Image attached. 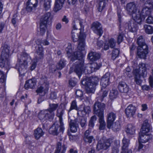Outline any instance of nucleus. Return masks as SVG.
Instances as JSON below:
<instances>
[{"instance_id": "1", "label": "nucleus", "mask_w": 153, "mask_h": 153, "mask_svg": "<svg viewBox=\"0 0 153 153\" xmlns=\"http://www.w3.org/2000/svg\"><path fill=\"white\" fill-rule=\"evenodd\" d=\"M81 32L79 30H72L71 31V36L73 41L75 42L79 40L77 46L78 50L72 54V50L70 44L65 49L68 57V58L71 57V60L72 61L77 58L81 57L82 55V51L84 50L85 46V41L86 36L85 33H81Z\"/></svg>"}, {"instance_id": "2", "label": "nucleus", "mask_w": 153, "mask_h": 153, "mask_svg": "<svg viewBox=\"0 0 153 153\" xmlns=\"http://www.w3.org/2000/svg\"><path fill=\"white\" fill-rule=\"evenodd\" d=\"M31 60L29 55L25 52L22 53L20 58H18V62L16 67L19 73L22 75H24L27 68V63Z\"/></svg>"}, {"instance_id": "3", "label": "nucleus", "mask_w": 153, "mask_h": 153, "mask_svg": "<svg viewBox=\"0 0 153 153\" xmlns=\"http://www.w3.org/2000/svg\"><path fill=\"white\" fill-rule=\"evenodd\" d=\"M82 56L80 57L75 59L74 61L76 59L77 60L74 63L75 68L74 70V72L78 76L79 78L82 74V71H83L85 74H90L93 72L91 68V65L90 64H86L83 69L84 61L82 59Z\"/></svg>"}, {"instance_id": "4", "label": "nucleus", "mask_w": 153, "mask_h": 153, "mask_svg": "<svg viewBox=\"0 0 153 153\" xmlns=\"http://www.w3.org/2000/svg\"><path fill=\"white\" fill-rule=\"evenodd\" d=\"M9 48L10 47L5 44H4L1 47L2 51L1 53L0 67L6 69L7 70L6 73L10 68Z\"/></svg>"}, {"instance_id": "5", "label": "nucleus", "mask_w": 153, "mask_h": 153, "mask_svg": "<svg viewBox=\"0 0 153 153\" xmlns=\"http://www.w3.org/2000/svg\"><path fill=\"white\" fill-rule=\"evenodd\" d=\"M152 10L150 7L145 5L143 7L141 13L139 11L134 16H133V19L138 24L140 25L146 16L151 14Z\"/></svg>"}, {"instance_id": "6", "label": "nucleus", "mask_w": 153, "mask_h": 153, "mask_svg": "<svg viewBox=\"0 0 153 153\" xmlns=\"http://www.w3.org/2000/svg\"><path fill=\"white\" fill-rule=\"evenodd\" d=\"M113 139L111 138L105 140H100L98 142L96 150L99 151L101 149L106 150L109 148L113 142Z\"/></svg>"}, {"instance_id": "7", "label": "nucleus", "mask_w": 153, "mask_h": 153, "mask_svg": "<svg viewBox=\"0 0 153 153\" xmlns=\"http://www.w3.org/2000/svg\"><path fill=\"white\" fill-rule=\"evenodd\" d=\"M64 129L63 123L59 124L57 123H54L49 129V132L50 134L54 135H57L59 132H63Z\"/></svg>"}, {"instance_id": "8", "label": "nucleus", "mask_w": 153, "mask_h": 153, "mask_svg": "<svg viewBox=\"0 0 153 153\" xmlns=\"http://www.w3.org/2000/svg\"><path fill=\"white\" fill-rule=\"evenodd\" d=\"M105 107V105L104 103H101L99 102H96L94 105V114L98 117L103 116L104 111Z\"/></svg>"}, {"instance_id": "9", "label": "nucleus", "mask_w": 153, "mask_h": 153, "mask_svg": "<svg viewBox=\"0 0 153 153\" xmlns=\"http://www.w3.org/2000/svg\"><path fill=\"white\" fill-rule=\"evenodd\" d=\"M99 81V79L97 77H92L88 83L87 86H85L87 92L88 93H94L95 89V87L98 85Z\"/></svg>"}, {"instance_id": "10", "label": "nucleus", "mask_w": 153, "mask_h": 153, "mask_svg": "<svg viewBox=\"0 0 153 153\" xmlns=\"http://www.w3.org/2000/svg\"><path fill=\"white\" fill-rule=\"evenodd\" d=\"M148 53V48L147 45L143 47H138L137 48V55L139 58L146 59Z\"/></svg>"}, {"instance_id": "11", "label": "nucleus", "mask_w": 153, "mask_h": 153, "mask_svg": "<svg viewBox=\"0 0 153 153\" xmlns=\"http://www.w3.org/2000/svg\"><path fill=\"white\" fill-rule=\"evenodd\" d=\"M91 28L93 32L97 35L101 36L103 33L102 26L100 22H96L92 24Z\"/></svg>"}, {"instance_id": "12", "label": "nucleus", "mask_w": 153, "mask_h": 153, "mask_svg": "<svg viewBox=\"0 0 153 153\" xmlns=\"http://www.w3.org/2000/svg\"><path fill=\"white\" fill-rule=\"evenodd\" d=\"M110 78V74L109 72L106 73L102 76L101 79L100 84L102 90L105 89L110 83L109 81Z\"/></svg>"}, {"instance_id": "13", "label": "nucleus", "mask_w": 153, "mask_h": 153, "mask_svg": "<svg viewBox=\"0 0 153 153\" xmlns=\"http://www.w3.org/2000/svg\"><path fill=\"white\" fill-rule=\"evenodd\" d=\"M52 19L51 16V13L48 12L43 16L40 20V24L47 25V24L50 25L51 23V20Z\"/></svg>"}, {"instance_id": "14", "label": "nucleus", "mask_w": 153, "mask_h": 153, "mask_svg": "<svg viewBox=\"0 0 153 153\" xmlns=\"http://www.w3.org/2000/svg\"><path fill=\"white\" fill-rule=\"evenodd\" d=\"M126 10L129 14H134L133 16H134L135 13L137 11L136 5L134 2H132L128 3L126 5Z\"/></svg>"}, {"instance_id": "15", "label": "nucleus", "mask_w": 153, "mask_h": 153, "mask_svg": "<svg viewBox=\"0 0 153 153\" xmlns=\"http://www.w3.org/2000/svg\"><path fill=\"white\" fill-rule=\"evenodd\" d=\"M118 87L121 93H128L131 90V89L128 85L124 82H120Z\"/></svg>"}, {"instance_id": "16", "label": "nucleus", "mask_w": 153, "mask_h": 153, "mask_svg": "<svg viewBox=\"0 0 153 153\" xmlns=\"http://www.w3.org/2000/svg\"><path fill=\"white\" fill-rule=\"evenodd\" d=\"M136 109V107L132 104L129 105L125 110L126 116L128 117H133L135 114Z\"/></svg>"}, {"instance_id": "17", "label": "nucleus", "mask_w": 153, "mask_h": 153, "mask_svg": "<svg viewBox=\"0 0 153 153\" xmlns=\"http://www.w3.org/2000/svg\"><path fill=\"white\" fill-rule=\"evenodd\" d=\"M116 118V114L112 112H111L107 114V127L110 128L111 127L112 123L115 120Z\"/></svg>"}, {"instance_id": "18", "label": "nucleus", "mask_w": 153, "mask_h": 153, "mask_svg": "<svg viewBox=\"0 0 153 153\" xmlns=\"http://www.w3.org/2000/svg\"><path fill=\"white\" fill-rule=\"evenodd\" d=\"M38 1L37 0H28L26 4V9L28 12H30L36 7Z\"/></svg>"}, {"instance_id": "19", "label": "nucleus", "mask_w": 153, "mask_h": 153, "mask_svg": "<svg viewBox=\"0 0 153 153\" xmlns=\"http://www.w3.org/2000/svg\"><path fill=\"white\" fill-rule=\"evenodd\" d=\"M69 125L70 131L72 132L75 133L79 129L78 121L76 119L74 120H71Z\"/></svg>"}, {"instance_id": "20", "label": "nucleus", "mask_w": 153, "mask_h": 153, "mask_svg": "<svg viewBox=\"0 0 153 153\" xmlns=\"http://www.w3.org/2000/svg\"><path fill=\"white\" fill-rule=\"evenodd\" d=\"M151 129V127L148 123V120H145L143 122L140 132L141 134H146L149 132Z\"/></svg>"}, {"instance_id": "21", "label": "nucleus", "mask_w": 153, "mask_h": 153, "mask_svg": "<svg viewBox=\"0 0 153 153\" xmlns=\"http://www.w3.org/2000/svg\"><path fill=\"white\" fill-rule=\"evenodd\" d=\"M134 22L133 21H129L126 24L128 29L130 31L132 32H135L138 28L137 23H138L134 20Z\"/></svg>"}, {"instance_id": "22", "label": "nucleus", "mask_w": 153, "mask_h": 153, "mask_svg": "<svg viewBox=\"0 0 153 153\" xmlns=\"http://www.w3.org/2000/svg\"><path fill=\"white\" fill-rule=\"evenodd\" d=\"M90 133V132L88 130H87L85 132L83 138L84 141L86 143H91L93 141H95L94 137L91 135Z\"/></svg>"}, {"instance_id": "23", "label": "nucleus", "mask_w": 153, "mask_h": 153, "mask_svg": "<svg viewBox=\"0 0 153 153\" xmlns=\"http://www.w3.org/2000/svg\"><path fill=\"white\" fill-rule=\"evenodd\" d=\"M36 80L34 79H29L26 81L24 88L26 90L29 88H33L36 84Z\"/></svg>"}, {"instance_id": "24", "label": "nucleus", "mask_w": 153, "mask_h": 153, "mask_svg": "<svg viewBox=\"0 0 153 153\" xmlns=\"http://www.w3.org/2000/svg\"><path fill=\"white\" fill-rule=\"evenodd\" d=\"M100 54L97 52H91L89 53L88 57L91 61H94L100 59Z\"/></svg>"}, {"instance_id": "25", "label": "nucleus", "mask_w": 153, "mask_h": 153, "mask_svg": "<svg viewBox=\"0 0 153 153\" xmlns=\"http://www.w3.org/2000/svg\"><path fill=\"white\" fill-rule=\"evenodd\" d=\"M48 88H47L44 85H42L37 88L36 91V92L39 94L40 96H43L47 93Z\"/></svg>"}, {"instance_id": "26", "label": "nucleus", "mask_w": 153, "mask_h": 153, "mask_svg": "<svg viewBox=\"0 0 153 153\" xmlns=\"http://www.w3.org/2000/svg\"><path fill=\"white\" fill-rule=\"evenodd\" d=\"M66 150V147L64 145L61 146L60 142H58L57 143V146L54 153H65Z\"/></svg>"}, {"instance_id": "27", "label": "nucleus", "mask_w": 153, "mask_h": 153, "mask_svg": "<svg viewBox=\"0 0 153 153\" xmlns=\"http://www.w3.org/2000/svg\"><path fill=\"white\" fill-rule=\"evenodd\" d=\"M65 0H56L54 10L55 12L60 10L62 7Z\"/></svg>"}, {"instance_id": "28", "label": "nucleus", "mask_w": 153, "mask_h": 153, "mask_svg": "<svg viewBox=\"0 0 153 153\" xmlns=\"http://www.w3.org/2000/svg\"><path fill=\"white\" fill-rule=\"evenodd\" d=\"M139 66V68L137 69L141 71L140 72H141V74L143 76V77H146L147 75V72L145 64L142 63H140Z\"/></svg>"}, {"instance_id": "29", "label": "nucleus", "mask_w": 153, "mask_h": 153, "mask_svg": "<svg viewBox=\"0 0 153 153\" xmlns=\"http://www.w3.org/2000/svg\"><path fill=\"white\" fill-rule=\"evenodd\" d=\"M149 136L145 134H141V132L139 133V137L138 138L139 142L142 143H145L148 142L149 140Z\"/></svg>"}, {"instance_id": "30", "label": "nucleus", "mask_w": 153, "mask_h": 153, "mask_svg": "<svg viewBox=\"0 0 153 153\" xmlns=\"http://www.w3.org/2000/svg\"><path fill=\"white\" fill-rule=\"evenodd\" d=\"M44 134V132L40 128H38L34 131V135L35 138L37 140L39 139L40 137H42Z\"/></svg>"}, {"instance_id": "31", "label": "nucleus", "mask_w": 153, "mask_h": 153, "mask_svg": "<svg viewBox=\"0 0 153 153\" xmlns=\"http://www.w3.org/2000/svg\"><path fill=\"white\" fill-rule=\"evenodd\" d=\"M126 132L128 135H133L135 133V127L131 124L127 125L126 130Z\"/></svg>"}, {"instance_id": "32", "label": "nucleus", "mask_w": 153, "mask_h": 153, "mask_svg": "<svg viewBox=\"0 0 153 153\" xmlns=\"http://www.w3.org/2000/svg\"><path fill=\"white\" fill-rule=\"evenodd\" d=\"M130 144V140L124 137L122 140V151L123 150H127L128 149V146Z\"/></svg>"}, {"instance_id": "33", "label": "nucleus", "mask_w": 153, "mask_h": 153, "mask_svg": "<svg viewBox=\"0 0 153 153\" xmlns=\"http://www.w3.org/2000/svg\"><path fill=\"white\" fill-rule=\"evenodd\" d=\"M44 110L47 120H48L50 121L52 120L54 116V113L52 112L48 109Z\"/></svg>"}, {"instance_id": "34", "label": "nucleus", "mask_w": 153, "mask_h": 153, "mask_svg": "<svg viewBox=\"0 0 153 153\" xmlns=\"http://www.w3.org/2000/svg\"><path fill=\"white\" fill-rule=\"evenodd\" d=\"M81 106L82 107V108H79L77 113L78 115L79 116H82L81 115V114L82 113V114H83L84 113L85 114L86 113L88 112L89 111H90V109L89 107L87 106L85 107L84 105H82Z\"/></svg>"}, {"instance_id": "35", "label": "nucleus", "mask_w": 153, "mask_h": 153, "mask_svg": "<svg viewBox=\"0 0 153 153\" xmlns=\"http://www.w3.org/2000/svg\"><path fill=\"white\" fill-rule=\"evenodd\" d=\"M111 127L112 130L116 132L119 131L121 128L120 122L117 121L115 122L112 123Z\"/></svg>"}, {"instance_id": "36", "label": "nucleus", "mask_w": 153, "mask_h": 153, "mask_svg": "<svg viewBox=\"0 0 153 153\" xmlns=\"http://www.w3.org/2000/svg\"><path fill=\"white\" fill-rule=\"evenodd\" d=\"M137 42L138 47H143L144 45H147L145 42V39L142 36H139L137 39Z\"/></svg>"}, {"instance_id": "37", "label": "nucleus", "mask_w": 153, "mask_h": 153, "mask_svg": "<svg viewBox=\"0 0 153 153\" xmlns=\"http://www.w3.org/2000/svg\"><path fill=\"white\" fill-rule=\"evenodd\" d=\"M66 61L64 59H61L56 65V69L58 70H61L64 68L66 65Z\"/></svg>"}, {"instance_id": "38", "label": "nucleus", "mask_w": 153, "mask_h": 153, "mask_svg": "<svg viewBox=\"0 0 153 153\" xmlns=\"http://www.w3.org/2000/svg\"><path fill=\"white\" fill-rule=\"evenodd\" d=\"M98 117L100 123L99 129L100 130H102L105 128V123L104 119V116Z\"/></svg>"}, {"instance_id": "39", "label": "nucleus", "mask_w": 153, "mask_h": 153, "mask_svg": "<svg viewBox=\"0 0 153 153\" xmlns=\"http://www.w3.org/2000/svg\"><path fill=\"white\" fill-rule=\"evenodd\" d=\"M64 110L62 108H59L57 111L56 115L59 118V123H63L62 122V116L64 114Z\"/></svg>"}, {"instance_id": "40", "label": "nucleus", "mask_w": 153, "mask_h": 153, "mask_svg": "<svg viewBox=\"0 0 153 153\" xmlns=\"http://www.w3.org/2000/svg\"><path fill=\"white\" fill-rule=\"evenodd\" d=\"M40 82L42 85H44L47 88H49V82L47 81V78L45 76H42L41 78Z\"/></svg>"}, {"instance_id": "41", "label": "nucleus", "mask_w": 153, "mask_h": 153, "mask_svg": "<svg viewBox=\"0 0 153 153\" xmlns=\"http://www.w3.org/2000/svg\"><path fill=\"white\" fill-rule=\"evenodd\" d=\"M97 120V117L95 115L92 116L89 121L88 126L90 129L93 128L94 125V123Z\"/></svg>"}, {"instance_id": "42", "label": "nucleus", "mask_w": 153, "mask_h": 153, "mask_svg": "<svg viewBox=\"0 0 153 153\" xmlns=\"http://www.w3.org/2000/svg\"><path fill=\"white\" fill-rule=\"evenodd\" d=\"M93 72H95L98 70L101 67V65L100 64H97L96 62H94L90 64Z\"/></svg>"}, {"instance_id": "43", "label": "nucleus", "mask_w": 153, "mask_h": 153, "mask_svg": "<svg viewBox=\"0 0 153 153\" xmlns=\"http://www.w3.org/2000/svg\"><path fill=\"white\" fill-rule=\"evenodd\" d=\"M79 109V108H78L76 101L74 100L72 101L71 103V107L68 111V113H69L71 110L73 109H75L77 110L78 112Z\"/></svg>"}, {"instance_id": "44", "label": "nucleus", "mask_w": 153, "mask_h": 153, "mask_svg": "<svg viewBox=\"0 0 153 153\" xmlns=\"http://www.w3.org/2000/svg\"><path fill=\"white\" fill-rule=\"evenodd\" d=\"M144 28L147 33L151 34L153 33V28L150 25H144Z\"/></svg>"}, {"instance_id": "45", "label": "nucleus", "mask_w": 153, "mask_h": 153, "mask_svg": "<svg viewBox=\"0 0 153 153\" xmlns=\"http://www.w3.org/2000/svg\"><path fill=\"white\" fill-rule=\"evenodd\" d=\"M58 106L59 105L57 103L54 104L50 103L49 104V108L48 109L52 112H54V111L57 109Z\"/></svg>"}, {"instance_id": "46", "label": "nucleus", "mask_w": 153, "mask_h": 153, "mask_svg": "<svg viewBox=\"0 0 153 153\" xmlns=\"http://www.w3.org/2000/svg\"><path fill=\"white\" fill-rule=\"evenodd\" d=\"M38 117L39 120L42 121H44L47 120L46 115L45 114V110L41 111L38 115Z\"/></svg>"}, {"instance_id": "47", "label": "nucleus", "mask_w": 153, "mask_h": 153, "mask_svg": "<svg viewBox=\"0 0 153 153\" xmlns=\"http://www.w3.org/2000/svg\"><path fill=\"white\" fill-rule=\"evenodd\" d=\"M120 53V50L118 49H114L112 53L111 58L113 60H114L118 56Z\"/></svg>"}, {"instance_id": "48", "label": "nucleus", "mask_w": 153, "mask_h": 153, "mask_svg": "<svg viewBox=\"0 0 153 153\" xmlns=\"http://www.w3.org/2000/svg\"><path fill=\"white\" fill-rule=\"evenodd\" d=\"M51 0H44V7L45 10H48L51 8Z\"/></svg>"}, {"instance_id": "49", "label": "nucleus", "mask_w": 153, "mask_h": 153, "mask_svg": "<svg viewBox=\"0 0 153 153\" xmlns=\"http://www.w3.org/2000/svg\"><path fill=\"white\" fill-rule=\"evenodd\" d=\"M141 71L139 69H135L134 70L133 73L134 75V78L140 77L142 76L143 77V75L141 74Z\"/></svg>"}, {"instance_id": "50", "label": "nucleus", "mask_w": 153, "mask_h": 153, "mask_svg": "<svg viewBox=\"0 0 153 153\" xmlns=\"http://www.w3.org/2000/svg\"><path fill=\"white\" fill-rule=\"evenodd\" d=\"M117 91L116 90H111L109 94L110 98L113 99L116 98L117 96Z\"/></svg>"}, {"instance_id": "51", "label": "nucleus", "mask_w": 153, "mask_h": 153, "mask_svg": "<svg viewBox=\"0 0 153 153\" xmlns=\"http://www.w3.org/2000/svg\"><path fill=\"white\" fill-rule=\"evenodd\" d=\"M108 92V91L106 90L105 88V89L102 90V88H101V90L99 92V94L100 96H101V97H102V100L104 97L107 96Z\"/></svg>"}, {"instance_id": "52", "label": "nucleus", "mask_w": 153, "mask_h": 153, "mask_svg": "<svg viewBox=\"0 0 153 153\" xmlns=\"http://www.w3.org/2000/svg\"><path fill=\"white\" fill-rule=\"evenodd\" d=\"M107 43H108L110 47L111 48H114L115 46L116 41L114 39H111L108 40Z\"/></svg>"}, {"instance_id": "53", "label": "nucleus", "mask_w": 153, "mask_h": 153, "mask_svg": "<svg viewBox=\"0 0 153 153\" xmlns=\"http://www.w3.org/2000/svg\"><path fill=\"white\" fill-rule=\"evenodd\" d=\"M76 80L75 78L71 79L69 81V86L74 87L76 85Z\"/></svg>"}, {"instance_id": "54", "label": "nucleus", "mask_w": 153, "mask_h": 153, "mask_svg": "<svg viewBox=\"0 0 153 153\" xmlns=\"http://www.w3.org/2000/svg\"><path fill=\"white\" fill-rule=\"evenodd\" d=\"M17 13L14 14L11 20V22L13 25L15 26L16 23L18 21Z\"/></svg>"}, {"instance_id": "55", "label": "nucleus", "mask_w": 153, "mask_h": 153, "mask_svg": "<svg viewBox=\"0 0 153 153\" xmlns=\"http://www.w3.org/2000/svg\"><path fill=\"white\" fill-rule=\"evenodd\" d=\"M37 55L36 56L35 58L36 59V62H38L39 60L43 59L44 56V53H36Z\"/></svg>"}, {"instance_id": "56", "label": "nucleus", "mask_w": 153, "mask_h": 153, "mask_svg": "<svg viewBox=\"0 0 153 153\" xmlns=\"http://www.w3.org/2000/svg\"><path fill=\"white\" fill-rule=\"evenodd\" d=\"M6 80V77L4 73L2 71H0V82L3 83Z\"/></svg>"}, {"instance_id": "57", "label": "nucleus", "mask_w": 153, "mask_h": 153, "mask_svg": "<svg viewBox=\"0 0 153 153\" xmlns=\"http://www.w3.org/2000/svg\"><path fill=\"white\" fill-rule=\"evenodd\" d=\"M40 34L41 35H43L45 33V28L46 26L45 25L40 24Z\"/></svg>"}, {"instance_id": "58", "label": "nucleus", "mask_w": 153, "mask_h": 153, "mask_svg": "<svg viewBox=\"0 0 153 153\" xmlns=\"http://www.w3.org/2000/svg\"><path fill=\"white\" fill-rule=\"evenodd\" d=\"M80 124L82 127H85L87 125L86 120L84 118H81L80 120Z\"/></svg>"}, {"instance_id": "59", "label": "nucleus", "mask_w": 153, "mask_h": 153, "mask_svg": "<svg viewBox=\"0 0 153 153\" xmlns=\"http://www.w3.org/2000/svg\"><path fill=\"white\" fill-rule=\"evenodd\" d=\"M124 34L123 33H119L117 38V42L118 44L122 42L123 40Z\"/></svg>"}, {"instance_id": "60", "label": "nucleus", "mask_w": 153, "mask_h": 153, "mask_svg": "<svg viewBox=\"0 0 153 153\" xmlns=\"http://www.w3.org/2000/svg\"><path fill=\"white\" fill-rule=\"evenodd\" d=\"M135 48L136 46L134 44L132 43L130 47V54L131 55H132L133 54Z\"/></svg>"}, {"instance_id": "61", "label": "nucleus", "mask_w": 153, "mask_h": 153, "mask_svg": "<svg viewBox=\"0 0 153 153\" xmlns=\"http://www.w3.org/2000/svg\"><path fill=\"white\" fill-rule=\"evenodd\" d=\"M146 21L147 23L153 24V17L149 16L146 19Z\"/></svg>"}, {"instance_id": "62", "label": "nucleus", "mask_w": 153, "mask_h": 153, "mask_svg": "<svg viewBox=\"0 0 153 153\" xmlns=\"http://www.w3.org/2000/svg\"><path fill=\"white\" fill-rule=\"evenodd\" d=\"M43 48L42 46L38 44V46L36 49V53H43Z\"/></svg>"}, {"instance_id": "63", "label": "nucleus", "mask_w": 153, "mask_h": 153, "mask_svg": "<svg viewBox=\"0 0 153 153\" xmlns=\"http://www.w3.org/2000/svg\"><path fill=\"white\" fill-rule=\"evenodd\" d=\"M76 94L78 97H81L83 95V92L80 90H77L76 91Z\"/></svg>"}, {"instance_id": "64", "label": "nucleus", "mask_w": 153, "mask_h": 153, "mask_svg": "<svg viewBox=\"0 0 153 153\" xmlns=\"http://www.w3.org/2000/svg\"><path fill=\"white\" fill-rule=\"evenodd\" d=\"M121 10L120 8H118L117 10V14L118 18V20L120 22H121Z\"/></svg>"}]
</instances>
